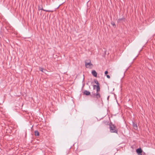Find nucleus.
I'll return each instance as SVG.
<instances>
[{
  "label": "nucleus",
  "instance_id": "obj_2",
  "mask_svg": "<svg viewBox=\"0 0 155 155\" xmlns=\"http://www.w3.org/2000/svg\"><path fill=\"white\" fill-rule=\"evenodd\" d=\"M92 65L90 60H86L85 61V65L87 68H89L90 66Z\"/></svg>",
  "mask_w": 155,
  "mask_h": 155
},
{
  "label": "nucleus",
  "instance_id": "obj_18",
  "mask_svg": "<svg viewBox=\"0 0 155 155\" xmlns=\"http://www.w3.org/2000/svg\"><path fill=\"white\" fill-rule=\"evenodd\" d=\"M83 76H84V78H83V80L82 81V83H84V75H83Z\"/></svg>",
  "mask_w": 155,
  "mask_h": 155
},
{
  "label": "nucleus",
  "instance_id": "obj_4",
  "mask_svg": "<svg viewBox=\"0 0 155 155\" xmlns=\"http://www.w3.org/2000/svg\"><path fill=\"white\" fill-rule=\"evenodd\" d=\"M93 87L94 89H95V87L96 88L97 92L98 93V92L99 91L100 89L99 85H93Z\"/></svg>",
  "mask_w": 155,
  "mask_h": 155
},
{
  "label": "nucleus",
  "instance_id": "obj_7",
  "mask_svg": "<svg viewBox=\"0 0 155 155\" xmlns=\"http://www.w3.org/2000/svg\"><path fill=\"white\" fill-rule=\"evenodd\" d=\"M90 94V92L87 90H85L84 92V94L87 96L89 95Z\"/></svg>",
  "mask_w": 155,
  "mask_h": 155
},
{
  "label": "nucleus",
  "instance_id": "obj_15",
  "mask_svg": "<svg viewBox=\"0 0 155 155\" xmlns=\"http://www.w3.org/2000/svg\"><path fill=\"white\" fill-rule=\"evenodd\" d=\"M43 10L44 11H45V12H51L50 11V10H45V9H43Z\"/></svg>",
  "mask_w": 155,
  "mask_h": 155
},
{
  "label": "nucleus",
  "instance_id": "obj_6",
  "mask_svg": "<svg viewBox=\"0 0 155 155\" xmlns=\"http://www.w3.org/2000/svg\"><path fill=\"white\" fill-rule=\"evenodd\" d=\"M92 74L95 77H97V74L95 70H92L91 72Z\"/></svg>",
  "mask_w": 155,
  "mask_h": 155
},
{
  "label": "nucleus",
  "instance_id": "obj_20",
  "mask_svg": "<svg viewBox=\"0 0 155 155\" xmlns=\"http://www.w3.org/2000/svg\"><path fill=\"white\" fill-rule=\"evenodd\" d=\"M43 9H44L42 8H39V10H43Z\"/></svg>",
  "mask_w": 155,
  "mask_h": 155
},
{
  "label": "nucleus",
  "instance_id": "obj_3",
  "mask_svg": "<svg viewBox=\"0 0 155 155\" xmlns=\"http://www.w3.org/2000/svg\"><path fill=\"white\" fill-rule=\"evenodd\" d=\"M136 151L137 153L138 154V155H142L141 153L142 152V150L140 148H139L137 149Z\"/></svg>",
  "mask_w": 155,
  "mask_h": 155
},
{
  "label": "nucleus",
  "instance_id": "obj_16",
  "mask_svg": "<svg viewBox=\"0 0 155 155\" xmlns=\"http://www.w3.org/2000/svg\"><path fill=\"white\" fill-rule=\"evenodd\" d=\"M108 72L107 71H105V72H104V74H108Z\"/></svg>",
  "mask_w": 155,
  "mask_h": 155
},
{
  "label": "nucleus",
  "instance_id": "obj_13",
  "mask_svg": "<svg viewBox=\"0 0 155 155\" xmlns=\"http://www.w3.org/2000/svg\"><path fill=\"white\" fill-rule=\"evenodd\" d=\"M96 93H92V94L91 95V96L92 97H96Z\"/></svg>",
  "mask_w": 155,
  "mask_h": 155
},
{
  "label": "nucleus",
  "instance_id": "obj_9",
  "mask_svg": "<svg viewBox=\"0 0 155 155\" xmlns=\"http://www.w3.org/2000/svg\"><path fill=\"white\" fill-rule=\"evenodd\" d=\"M125 18H119L117 20V22L118 23H120L122 21H125Z\"/></svg>",
  "mask_w": 155,
  "mask_h": 155
},
{
  "label": "nucleus",
  "instance_id": "obj_8",
  "mask_svg": "<svg viewBox=\"0 0 155 155\" xmlns=\"http://www.w3.org/2000/svg\"><path fill=\"white\" fill-rule=\"evenodd\" d=\"M133 126L135 130H137V127L136 124H135L134 122H133Z\"/></svg>",
  "mask_w": 155,
  "mask_h": 155
},
{
  "label": "nucleus",
  "instance_id": "obj_12",
  "mask_svg": "<svg viewBox=\"0 0 155 155\" xmlns=\"http://www.w3.org/2000/svg\"><path fill=\"white\" fill-rule=\"evenodd\" d=\"M94 82L97 85H99L98 81L96 79L94 80Z\"/></svg>",
  "mask_w": 155,
  "mask_h": 155
},
{
  "label": "nucleus",
  "instance_id": "obj_19",
  "mask_svg": "<svg viewBox=\"0 0 155 155\" xmlns=\"http://www.w3.org/2000/svg\"><path fill=\"white\" fill-rule=\"evenodd\" d=\"M83 83V84H82V85H83V87H84V83Z\"/></svg>",
  "mask_w": 155,
  "mask_h": 155
},
{
  "label": "nucleus",
  "instance_id": "obj_14",
  "mask_svg": "<svg viewBox=\"0 0 155 155\" xmlns=\"http://www.w3.org/2000/svg\"><path fill=\"white\" fill-rule=\"evenodd\" d=\"M111 24L114 27V26H116V25H115L114 23V22H111Z\"/></svg>",
  "mask_w": 155,
  "mask_h": 155
},
{
  "label": "nucleus",
  "instance_id": "obj_11",
  "mask_svg": "<svg viewBox=\"0 0 155 155\" xmlns=\"http://www.w3.org/2000/svg\"><path fill=\"white\" fill-rule=\"evenodd\" d=\"M39 133L37 130H35V136H38L39 135Z\"/></svg>",
  "mask_w": 155,
  "mask_h": 155
},
{
  "label": "nucleus",
  "instance_id": "obj_17",
  "mask_svg": "<svg viewBox=\"0 0 155 155\" xmlns=\"http://www.w3.org/2000/svg\"><path fill=\"white\" fill-rule=\"evenodd\" d=\"M106 76H107V77L108 78H110V77L109 75H107Z\"/></svg>",
  "mask_w": 155,
  "mask_h": 155
},
{
  "label": "nucleus",
  "instance_id": "obj_1",
  "mask_svg": "<svg viewBox=\"0 0 155 155\" xmlns=\"http://www.w3.org/2000/svg\"><path fill=\"white\" fill-rule=\"evenodd\" d=\"M110 129L111 132L117 134V129L116 127L114 125H110Z\"/></svg>",
  "mask_w": 155,
  "mask_h": 155
},
{
  "label": "nucleus",
  "instance_id": "obj_5",
  "mask_svg": "<svg viewBox=\"0 0 155 155\" xmlns=\"http://www.w3.org/2000/svg\"><path fill=\"white\" fill-rule=\"evenodd\" d=\"M39 70L40 71H41L42 72H43L45 74H46V72L47 71L45 69L41 67H39Z\"/></svg>",
  "mask_w": 155,
  "mask_h": 155
},
{
  "label": "nucleus",
  "instance_id": "obj_10",
  "mask_svg": "<svg viewBox=\"0 0 155 155\" xmlns=\"http://www.w3.org/2000/svg\"><path fill=\"white\" fill-rule=\"evenodd\" d=\"M100 97L101 96L100 94L99 93L96 92L95 97H96L97 99H98L100 98Z\"/></svg>",
  "mask_w": 155,
  "mask_h": 155
}]
</instances>
